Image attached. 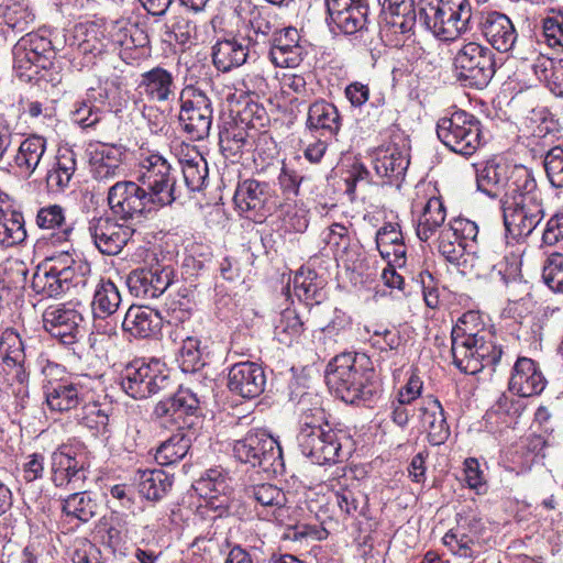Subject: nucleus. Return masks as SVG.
I'll list each match as a JSON object with an SVG mask.
<instances>
[{"mask_svg": "<svg viewBox=\"0 0 563 563\" xmlns=\"http://www.w3.org/2000/svg\"><path fill=\"white\" fill-rule=\"evenodd\" d=\"M12 55L16 76L30 81L38 73L37 68L45 67L56 53L48 37L38 32H30L15 43Z\"/></svg>", "mask_w": 563, "mask_h": 563, "instance_id": "obj_13", "label": "nucleus"}, {"mask_svg": "<svg viewBox=\"0 0 563 563\" xmlns=\"http://www.w3.org/2000/svg\"><path fill=\"white\" fill-rule=\"evenodd\" d=\"M168 371L157 358L134 360L121 373L122 389L134 399H146L170 387Z\"/></svg>", "mask_w": 563, "mask_h": 563, "instance_id": "obj_8", "label": "nucleus"}, {"mask_svg": "<svg viewBox=\"0 0 563 563\" xmlns=\"http://www.w3.org/2000/svg\"><path fill=\"white\" fill-rule=\"evenodd\" d=\"M404 241L397 223H386L376 233V246L380 256H388L393 244Z\"/></svg>", "mask_w": 563, "mask_h": 563, "instance_id": "obj_64", "label": "nucleus"}, {"mask_svg": "<svg viewBox=\"0 0 563 563\" xmlns=\"http://www.w3.org/2000/svg\"><path fill=\"white\" fill-rule=\"evenodd\" d=\"M329 388L344 402L371 406L382 394L380 380L365 354L343 353L328 365Z\"/></svg>", "mask_w": 563, "mask_h": 563, "instance_id": "obj_1", "label": "nucleus"}, {"mask_svg": "<svg viewBox=\"0 0 563 563\" xmlns=\"http://www.w3.org/2000/svg\"><path fill=\"white\" fill-rule=\"evenodd\" d=\"M303 331V321L295 309L287 308L279 314L275 324V338L283 344L289 345Z\"/></svg>", "mask_w": 563, "mask_h": 563, "instance_id": "obj_51", "label": "nucleus"}, {"mask_svg": "<svg viewBox=\"0 0 563 563\" xmlns=\"http://www.w3.org/2000/svg\"><path fill=\"white\" fill-rule=\"evenodd\" d=\"M173 477L162 470L139 472V492L148 500L163 498L172 488Z\"/></svg>", "mask_w": 563, "mask_h": 563, "instance_id": "obj_48", "label": "nucleus"}, {"mask_svg": "<svg viewBox=\"0 0 563 563\" xmlns=\"http://www.w3.org/2000/svg\"><path fill=\"white\" fill-rule=\"evenodd\" d=\"M482 31L487 42L498 52L512 49L518 34L511 20L504 13L489 12L482 24Z\"/></svg>", "mask_w": 563, "mask_h": 563, "instance_id": "obj_30", "label": "nucleus"}, {"mask_svg": "<svg viewBox=\"0 0 563 563\" xmlns=\"http://www.w3.org/2000/svg\"><path fill=\"white\" fill-rule=\"evenodd\" d=\"M249 44L245 38H224L218 41L212 48V60L222 73L242 66L249 57Z\"/></svg>", "mask_w": 563, "mask_h": 563, "instance_id": "obj_33", "label": "nucleus"}, {"mask_svg": "<svg viewBox=\"0 0 563 563\" xmlns=\"http://www.w3.org/2000/svg\"><path fill=\"white\" fill-rule=\"evenodd\" d=\"M233 455L242 463L262 467L264 471L273 468L276 472V464H280L282 461V449L266 432L251 430L244 438L234 442Z\"/></svg>", "mask_w": 563, "mask_h": 563, "instance_id": "obj_16", "label": "nucleus"}, {"mask_svg": "<svg viewBox=\"0 0 563 563\" xmlns=\"http://www.w3.org/2000/svg\"><path fill=\"white\" fill-rule=\"evenodd\" d=\"M501 208L507 238L529 236L544 217L541 192L533 176L518 191L503 198Z\"/></svg>", "mask_w": 563, "mask_h": 563, "instance_id": "obj_4", "label": "nucleus"}, {"mask_svg": "<svg viewBox=\"0 0 563 563\" xmlns=\"http://www.w3.org/2000/svg\"><path fill=\"white\" fill-rule=\"evenodd\" d=\"M302 424L297 442L303 455L318 465L339 462L342 451L339 432L324 421V410L317 395L305 393L298 401Z\"/></svg>", "mask_w": 563, "mask_h": 563, "instance_id": "obj_2", "label": "nucleus"}, {"mask_svg": "<svg viewBox=\"0 0 563 563\" xmlns=\"http://www.w3.org/2000/svg\"><path fill=\"white\" fill-rule=\"evenodd\" d=\"M342 125V119L338 108L325 101L319 99L312 102L308 108V115L306 126L310 131H321V134L325 136H335Z\"/></svg>", "mask_w": 563, "mask_h": 563, "instance_id": "obj_34", "label": "nucleus"}, {"mask_svg": "<svg viewBox=\"0 0 563 563\" xmlns=\"http://www.w3.org/2000/svg\"><path fill=\"white\" fill-rule=\"evenodd\" d=\"M547 379L537 362L529 357H518L512 366L509 390L520 397L540 395Z\"/></svg>", "mask_w": 563, "mask_h": 563, "instance_id": "obj_27", "label": "nucleus"}, {"mask_svg": "<svg viewBox=\"0 0 563 563\" xmlns=\"http://www.w3.org/2000/svg\"><path fill=\"white\" fill-rule=\"evenodd\" d=\"M82 407L77 415L78 421L84 427L96 430L97 432L104 431L109 423V413L106 407L96 401L81 402Z\"/></svg>", "mask_w": 563, "mask_h": 563, "instance_id": "obj_54", "label": "nucleus"}, {"mask_svg": "<svg viewBox=\"0 0 563 563\" xmlns=\"http://www.w3.org/2000/svg\"><path fill=\"white\" fill-rule=\"evenodd\" d=\"M382 7L389 15L388 23L396 33L415 34L419 26V10L416 9L415 0H383Z\"/></svg>", "mask_w": 563, "mask_h": 563, "instance_id": "obj_37", "label": "nucleus"}, {"mask_svg": "<svg viewBox=\"0 0 563 563\" xmlns=\"http://www.w3.org/2000/svg\"><path fill=\"white\" fill-rule=\"evenodd\" d=\"M139 91L151 102H168L175 98L174 76L167 69L156 66L141 75Z\"/></svg>", "mask_w": 563, "mask_h": 563, "instance_id": "obj_29", "label": "nucleus"}, {"mask_svg": "<svg viewBox=\"0 0 563 563\" xmlns=\"http://www.w3.org/2000/svg\"><path fill=\"white\" fill-rule=\"evenodd\" d=\"M409 159L406 152L396 145H389L377 152L374 169L379 177L399 178L408 168Z\"/></svg>", "mask_w": 563, "mask_h": 563, "instance_id": "obj_40", "label": "nucleus"}, {"mask_svg": "<svg viewBox=\"0 0 563 563\" xmlns=\"http://www.w3.org/2000/svg\"><path fill=\"white\" fill-rule=\"evenodd\" d=\"M543 165L551 185L563 189V147L554 146L549 150L544 156Z\"/></svg>", "mask_w": 563, "mask_h": 563, "instance_id": "obj_61", "label": "nucleus"}, {"mask_svg": "<svg viewBox=\"0 0 563 563\" xmlns=\"http://www.w3.org/2000/svg\"><path fill=\"white\" fill-rule=\"evenodd\" d=\"M26 239L23 214L14 209L0 206V245L11 247Z\"/></svg>", "mask_w": 563, "mask_h": 563, "instance_id": "obj_42", "label": "nucleus"}, {"mask_svg": "<svg viewBox=\"0 0 563 563\" xmlns=\"http://www.w3.org/2000/svg\"><path fill=\"white\" fill-rule=\"evenodd\" d=\"M47 148V141L41 135H30L23 141H18V148L13 155L16 168L31 177L40 166Z\"/></svg>", "mask_w": 563, "mask_h": 563, "instance_id": "obj_38", "label": "nucleus"}, {"mask_svg": "<svg viewBox=\"0 0 563 563\" xmlns=\"http://www.w3.org/2000/svg\"><path fill=\"white\" fill-rule=\"evenodd\" d=\"M271 186L266 181L247 178L239 181L233 197L236 209L245 218L261 222L269 211Z\"/></svg>", "mask_w": 563, "mask_h": 563, "instance_id": "obj_20", "label": "nucleus"}, {"mask_svg": "<svg viewBox=\"0 0 563 563\" xmlns=\"http://www.w3.org/2000/svg\"><path fill=\"white\" fill-rule=\"evenodd\" d=\"M69 274L70 272L65 271V268L52 271V268L46 266H40L33 275L32 288L36 294L43 297H58L68 291L71 287L81 285L73 280V276Z\"/></svg>", "mask_w": 563, "mask_h": 563, "instance_id": "obj_31", "label": "nucleus"}, {"mask_svg": "<svg viewBox=\"0 0 563 563\" xmlns=\"http://www.w3.org/2000/svg\"><path fill=\"white\" fill-rule=\"evenodd\" d=\"M453 364L465 374H477L485 367L495 371L504 353L493 333L482 330L467 333L456 325L451 333Z\"/></svg>", "mask_w": 563, "mask_h": 563, "instance_id": "obj_3", "label": "nucleus"}, {"mask_svg": "<svg viewBox=\"0 0 563 563\" xmlns=\"http://www.w3.org/2000/svg\"><path fill=\"white\" fill-rule=\"evenodd\" d=\"M77 32L78 49L84 55L97 57L103 54L110 44L104 31L95 23L80 26Z\"/></svg>", "mask_w": 563, "mask_h": 563, "instance_id": "obj_50", "label": "nucleus"}, {"mask_svg": "<svg viewBox=\"0 0 563 563\" xmlns=\"http://www.w3.org/2000/svg\"><path fill=\"white\" fill-rule=\"evenodd\" d=\"M76 168V153L69 147L58 148L55 161L45 177L48 191L63 192L69 186Z\"/></svg>", "mask_w": 563, "mask_h": 563, "instance_id": "obj_35", "label": "nucleus"}, {"mask_svg": "<svg viewBox=\"0 0 563 563\" xmlns=\"http://www.w3.org/2000/svg\"><path fill=\"white\" fill-rule=\"evenodd\" d=\"M142 172L137 177L140 185L152 199L154 206L172 205L178 197L176 179L170 175V164L158 154H151L141 163Z\"/></svg>", "mask_w": 563, "mask_h": 563, "instance_id": "obj_12", "label": "nucleus"}, {"mask_svg": "<svg viewBox=\"0 0 563 563\" xmlns=\"http://www.w3.org/2000/svg\"><path fill=\"white\" fill-rule=\"evenodd\" d=\"M456 78L466 87L483 89L495 74L494 53L475 42L466 43L454 58Z\"/></svg>", "mask_w": 563, "mask_h": 563, "instance_id": "obj_9", "label": "nucleus"}, {"mask_svg": "<svg viewBox=\"0 0 563 563\" xmlns=\"http://www.w3.org/2000/svg\"><path fill=\"white\" fill-rule=\"evenodd\" d=\"M329 24L352 35L362 32L368 23V4L365 0H325Z\"/></svg>", "mask_w": 563, "mask_h": 563, "instance_id": "obj_21", "label": "nucleus"}, {"mask_svg": "<svg viewBox=\"0 0 563 563\" xmlns=\"http://www.w3.org/2000/svg\"><path fill=\"white\" fill-rule=\"evenodd\" d=\"M106 90L90 89L87 93V99L78 103L74 111L75 121L84 128L97 124L103 113L100 106L106 103Z\"/></svg>", "mask_w": 563, "mask_h": 563, "instance_id": "obj_47", "label": "nucleus"}, {"mask_svg": "<svg viewBox=\"0 0 563 563\" xmlns=\"http://www.w3.org/2000/svg\"><path fill=\"white\" fill-rule=\"evenodd\" d=\"M181 172L189 191H199L203 188L208 177V165L198 153L194 157L181 161Z\"/></svg>", "mask_w": 563, "mask_h": 563, "instance_id": "obj_53", "label": "nucleus"}, {"mask_svg": "<svg viewBox=\"0 0 563 563\" xmlns=\"http://www.w3.org/2000/svg\"><path fill=\"white\" fill-rule=\"evenodd\" d=\"M542 279L554 292L563 294V254L553 252L547 256L542 267Z\"/></svg>", "mask_w": 563, "mask_h": 563, "instance_id": "obj_57", "label": "nucleus"}, {"mask_svg": "<svg viewBox=\"0 0 563 563\" xmlns=\"http://www.w3.org/2000/svg\"><path fill=\"white\" fill-rule=\"evenodd\" d=\"M85 307L79 301L52 305L44 310V329L64 345L76 343L85 333Z\"/></svg>", "mask_w": 563, "mask_h": 563, "instance_id": "obj_11", "label": "nucleus"}, {"mask_svg": "<svg viewBox=\"0 0 563 563\" xmlns=\"http://www.w3.org/2000/svg\"><path fill=\"white\" fill-rule=\"evenodd\" d=\"M415 407L419 412L422 427L428 432L430 444H443L450 435V428L441 402L437 398L428 396L417 402Z\"/></svg>", "mask_w": 563, "mask_h": 563, "instance_id": "obj_28", "label": "nucleus"}, {"mask_svg": "<svg viewBox=\"0 0 563 563\" xmlns=\"http://www.w3.org/2000/svg\"><path fill=\"white\" fill-rule=\"evenodd\" d=\"M43 266L52 268V271L65 268V271L70 272L69 275L73 276V280L81 285L86 284L85 274L89 271L87 264L76 263L68 252H63L58 256L49 257Z\"/></svg>", "mask_w": 563, "mask_h": 563, "instance_id": "obj_59", "label": "nucleus"}, {"mask_svg": "<svg viewBox=\"0 0 563 563\" xmlns=\"http://www.w3.org/2000/svg\"><path fill=\"white\" fill-rule=\"evenodd\" d=\"M140 183L118 180L108 189L107 201L112 213L129 220L157 208Z\"/></svg>", "mask_w": 563, "mask_h": 563, "instance_id": "obj_17", "label": "nucleus"}, {"mask_svg": "<svg viewBox=\"0 0 563 563\" xmlns=\"http://www.w3.org/2000/svg\"><path fill=\"white\" fill-rule=\"evenodd\" d=\"M162 318L145 306H131L125 312L122 329L134 338L145 339L159 331Z\"/></svg>", "mask_w": 563, "mask_h": 563, "instance_id": "obj_32", "label": "nucleus"}, {"mask_svg": "<svg viewBox=\"0 0 563 563\" xmlns=\"http://www.w3.org/2000/svg\"><path fill=\"white\" fill-rule=\"evenodd\" d=\"M437 135L450 151L471 156L482 145V124L474 114L459 110L438 120Z\"/></svg>", "mask_w": 563, "mask_h": 563, "instance_id": "obj_6", "label": "nucleus"}, {"mask_svg": "<svg viewBox=\"0 0 563 563\" xmlns=\"http://www.w3.org/2000/svg\"><path fill=\"white\" fill-rule=\"evenodd\" d=\"M247 23L256 35L267 36L275 30L273 15L267 8L253 7L250 10Z\"/></svg>", "mask_w": 563, "mask_h": 563, "instance_id": "obj_63", "label": "nucleus"}, {"mask_svg": "<svg viewBox=\"0 0 563 563\" xmlns=\"http://www.w3.org/2000/svg\"><path fill=\"white\" fill-rule=\"evenodd\" d=\"M88 454L73 445H60L52 453V482L56 487L81 489L89 473Z\"/></svg>", "mask_w": 563, "mask_h": 563, "instance_id": "obj_14", "label": "nucleus"}, {"mask_svg": "<svg viewBox=\"0 0 563 563\" xmlns=\"http://www.w3.org/2000/svg\"><path fill=\"white\" fill-rule=\"evenodd\" d=\"M88 232L96 247L106 255H117L133 235V229L118 223L110 217L92 218Z\"/></svg>", "mask_w": 563, "mask_h": 563, "instance_id": "obj_22", "label": "nucleus"}, {"mask_svg": "<svg viewBox=\"0 0 563 563\" xmlns=\"http://www.w3.org/2000/svg\"><path fill=\"white\" fill-rule=\"evenodd\" d=\"M265 386L266 375L257 363L239 362L229 369L228 387L235 395L252 399L260 396Z\"/></svg>", "mask_w": 563, "mask_h": 563, "instance_id": "obj_25", "label": "nucleus"}, {"mask_svg": "<svg viewBox=\"0 0 563 563\" xmlns=\"http://www.w3.org/2000/svg\"><path fill=\"white\" fill-rule=\"evenodd\" d=\"M36 224L43 230L56 231L52 236L56 242H67L73 233V225L67 223L64 209L58 205L43 207L37 211Z\"/></svg>", "mask_w": 563, "mask_h": 563, "instance_id": "obj_43", "label": "nucleus"}, {"mask_svg": "<svg viewBox=\"0 0 563 563\" xmlns=\"http://www.w3.org/2000/svg\"><path fill=\"white\" fill-rule=\"evenodd\" d=\"M312 324L316 327L313 336L323 340L327 344L328 341L334 342L349 325V317L339 309L317 308L311 311Z\"/></svg>", "mask_w": 563, "mask_h": 563, "instance_id": "obj_36", "label": "nucleus"}, {"mask_svg": "<svg viewBox=\"0 0 563 563\" xmlns=\"http://www.w3.org/2000/svg\"><path fill=\"white\" fill-rule=\"evenodd\" d=\"M18 341V346L3 356V369L7 376L13 382L19 383L22 387L19 393H22L24 385L29 382V372L25 367V353L23 351V343L18 335L14 336Z\"/></svg>", "mask_w": 563, "mask_h": 563, "instance_id": "obj_52", "label": "nucleus"}, {"mask_svg": "<svg viewBox=\"0 0 563 563\" xmlns=\"http://www.w3.org/2000/svg\"><path fill=\"white\" fill-rule=\"evenodd\" d=\"M126 148L122 144L99 143L89 153L90 173L95 180L108 183L124 174Z\"/></svg>", "mask_w": 563, "mask_h": 563, "instance_id": "obj_23", "label": "nucleus"}, {"mask_svg": "<svg viewBox=\"0 0 563 563\" xmlns=\"http://www.w3.org/2000/svg\"><path fill=\"white\" fill-rule=\"evenodd\" d=\"M199 399L188 388L180 387L173 396L158 401L153 410V417L165 427H176L177 430L190 429L194 426L188 419L197 413Z\"/></svg>", "mask_w": 563, "mask_h": 563, "instance_id": "obj_18", "label": "nucleus"}, {"mask_svg": "<svg viewBox=\"0 0 563 563\" xmlns=\"http://www.w3.org/2000/svg\"><path fill=\"white\" fill-rule=\"evenodd\" d=\"M445 209L439 197H431L423 206L416 223V234L422 242L429 241L445 221Z\"/></svg>", "mask_w": 563, "mask_h": 563, "instance_id": "obj_39", "label": "nucleus"}, {"mask_svg": "<svg viewBox=\"0 0 563 563\" xmlns=\"http://www.w3.org/2000/svg\"><path fill=\"white\" fill-rule=\"evenodd\" d=\"M180 364L184 372H195L203 365L198 339L188 336L184 340L180 347Z\"/></svg>", "mask_w": 563, "mask_h": 563, "instance_id": "obj_62", "label": "nucleus"}, {"mask_svg": "<svg viewBox=\"0 0 563 563\" xmlns=\"http://www.w3.org/2000/svg\"><path fill=\"white\" fill-rule=\"evenodd\" d=\"M532 175L521 165H510L501 158H492L476 166L477 189L490 198L509 197Z\"/></svg>", "mask_w": 563, "mask_h": 563, "instance_id": "obj_7", "label": "nucleus"}, {"mask_svg": "<svg viewBox=\"0 0 563 563\" xmlns=\"http://www.w3.org/2000/svg\"><path fill=\"white\" fill-rule=\"evenodd\" d=\"M294 291L307 305H319L323 298V280L312 269L299 271L294 277Z\"/></svg>", "mask_w": 563, "mask_h": 563, "instance_id": "obj_46", "label": "nucleus"}, {"mask_svg": "<svg viewBox=\"0 0 563 563\" xmlns=\"http://www.w3.org/2000/svg\"><path fill=\"white\" fill-rule=\"evenodd\" d=\"M121 303V295L113 282L101 280L95 289L91 301V312L95 318H107L112 316Z\"/></svg>", "mask_w": 563, "mask_h": 563, "instance_id": "obj_45", "label": "nucleus"}, {"mask_svg": "<svg viewBox=\"0 0 563 563\" xmlns=\"http://www.w3.org/2000/svg\"><path fill=\"white\" fill-rule=\"evenodd\" d=\"M180 102L179 122L189 139L201 141L208 137L213 119L211 99L199 88L186 87Z\"/></svg>", "mask_w": 563, "mask_h": 563, "instance_id": "obj_10", "label": "nucleus"}, {"mask_svg": "<svg viewBox=\"0 0 563 563\" xmlns=\"http://www.w3.org/2000/svg\"><path fill=\"white\" fill-rule=\"evenodd\" d=\"M194 438L195 433L189 430H177L156 449V462L161 465H170L183 460L187 455Z\"/></svg>", "mask_w": 563, "mask_h": 563, "instance_id": "obj_41", "label": "nucleus"}, {"mask_svg": "<svg viewBox=\"0 0 563 563\" xmlns=\"http://www.w3.org/2000/svg\"><path fill=\"white\" fill-rule=\"evenodd\" d=\"M42 373L45 376L43 390L51 410L68 411L87 400L88 391L79 380L64 377L53 378L55 374L64 373L60 365L46 361V364L42 367Z\"/></svg>", "mask_w": 563, "mask_h": 563, "instance_id": "obj_15", "label": "nucleus"}, {"mask_svg": "<svg viewBox=\"0 0 563 563\" xmlns=\"http://www.w3.org/2000/svg\"><path fill=\"white\" fill-rule=\"evenodd\" d=\"M194 488L203 498L208 499L210 507L219 510V514H229L230 504L227 496L231 490V477L222 467L207 470Z\"/></svg>", "mask_w": 563, "mask_h": 563, "instance_id": "obj_26", "label": "nucleus"}, {"mask_svg": "<svg viewBox=\"0 0 563 563\" xmlns=\"http://www.w3.org/2000/svg\"><path fill=\"white\" fill-rule=\"evenodd\" d=\"M246 494L263 507L282 508L286 504L284 492L269 483L250 486L246 488Z\"/></svg>", "mask_w": 563, "mask_h": 563, "instance_id": "obj_56", "label": "nucleus"}, {"mask_svg": "<svg viewBox=\"0 0 563 563\" xmlns=\"http://www.w3.org/2000/svg\"><path fill=\"white\" fill-rule=\"evenodd\" d=\"M62 510L68 517L88 522L97 515L98 504L89 493L77 492L62 500Z\"/></svg>", "mask_w": 563, "mask_h": 563, "instance_id": "obj_49", "label": "nucleus"}, {"mask_svg": "<svg viewBox=\"0 0 563 563\" xmlns=\"http://www.w3.org/2000/svg\"><path fill=\"white\" fill-rule=\"evenodd\" d=\"M552 12L542 20L543 37L549 47L563 49V10Z\"/></svg>", "mask_w": 563, "mask_h": 563, "instance_id": "obj_60", "label": "nucleus"}, {"mask_svg": "<svg viewBox=\"0 0 563 563\" xmlns=\"http://www.w3.org/2000/svg\"><path fill=\"white\" fill-rule=\"evenodd\" d=\"M472 7L468 0H439L419 8V26L440 41H453L468 29Z\"/></svg>", "mask_w": 563, "mask_h": 563, "instance_id": "obj_5", "label": "nucleus"}, {"mask_svg": "<svg viewBox=\"0 0 563 563\" xmlns=\"http://www.w3.org/2000/svg\"><path fill=\"white\" fill-rule=\"evenodd\" d=\"M174 269L168 265L156 263L150 267L134 271L128 278L132 294L143 299L157 298L173 283Z\"/></svg>", "mask_w": 563, "mask_h": 563, "instance_id": "obj_24", "label": "nucleus"}, {"mask_svg": "<svg viewBox=\"0 0 563 563\" xmlns=\"http://www.w3.org/2000/svg\"><path fill=\"white\" fill-rule=\"evenodd\" d=\"M103 520L107 543L110 547H118L131 538L132 526L126 515L113 512L109 518H103Z\"/></svg>", "mask_w": 563, "mask_h": 563, "instance_id": "obj_55", "label": "nucleus"}, {"mask_svg": "<svg viewBox=\"0 0 563 563\" xmlns=\"http://www.w3.org/2000/svg\"><path fill=\"white\" fill-rule=\"evenodd\" d=\"M269 59L276 67L295 68L303 59L301 45H271Z\"/></svg>", "mask_w": 563, "mask_h": 563, "instance_id": "obj_58", "label": "nucleus"}, {"mask_svg": "<svg viewBox=\"0 0 563 563\" xmlns=\"http://www.w3.org/2000/svg\"><path fill=\"white\" fill-rule=\"evenodd\" d=\"M2 23L14 32H24L34 22L35 15L23 0H2L0 3Z\"/></svg>", "mask_w": 563, "mask_h": 563, "instance_id": "obj_44", "label": "nucleus"}, {"mask_svg": "<svg viewBox=\"0 0 563 563\" xmlns=\"http://www.w3.org/2000/svg\"><path fill=\"white\" fill-rule=\"evenodd\" d=\"M258 111H263L257 103H247L242 111L232 120L227 122L223 130L219 133V143L221 151L227 157H235L242 151L251 146V130H256L255 119Z\"/></svg>", "mask_w": 563, "mask_h": 563, "instance_id": "obj_19", "label": "nucleus"}]
</instances>
